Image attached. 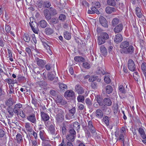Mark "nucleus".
Instances as JSON below:
<instances>
[{
    "label": "nucleus",
    "mask_w": 146,
    "mask_h": 146,
    "mask_svg": "<svg viewBox=\"0 0 146 146\" xmlns=\"http://www.w3.org/2000/svg\"><path fill=\"white\" fill-rule=\"evenodd\" d=\"M13 104V102L12 101V99L11 98L6 101L5 105L8 106V107H11V106Z\"/></svg>",
    "instance_id": "nucleus-35"
},
{
    "label": "nucleus",
    "mask_w": 146,
    "mask_h": 146,
    "mask_svg": "<svg viewBox=\"0 0 146 146\" xmlns=\"http://www.w3.org/2000/svg\"><path fill=\"white\" fill-rule=\"evenodd\" d=\"M104 80L105 82L107 84H109L111 82V80L109 76H105L104 77Z\"/></svg>",
    "instance_id": "nucleus-53"
},
{
    "label": "nucleus",
    "mask_w": 146,
    "mask_h": 146,
    "mask_svg": "<svg viewBox=\"0 0 146 146\" xmlns=\"http://www.w3.org/2000/svg\"><path fill=\"white\" fill-rule=\"evenodd\" d=\"M74 60L80 63H82L85 64V60L83 57L81 56H76L74 58Z\"/></svg>",
    "instance_id": "nucleus-9"
},
{
    "label": "nucleus",
    "mask_w": 146,
    "mask_h": 146,
    "mask_svg": "<svg viewBox=\"0 0 146 146\" xmlns=\"http://www.w3.org/2000/svg\"><path fill=\"white\" fill-rule=\"evenodd\" d=\"M66 16L63 14H61L60 15L59 17V19L62 21H64L66 19Z\"/></svg>",
    "instance_id": "nucleus-52"
},
{
    "label": "nucleus",
    "mask_w": 146,
    "mask_h": 146,
    "mask_svg": "<svg viewBox=\"0 0 146 146\" xmlns=\"http://www.w3.org/2000/svg\"><path fill=\"white\" fill-rule=\"evenodd\" d=\"M47 76L48 80L50 81L53 80L55 77L54 75L50 73L48 74Z\"/></svg>",
    "instance_id": "nucleus-45"
},
{
    "label": "nucleus",
    "mask_w": 146,
    "mask_h": 146,
    "mask_svg": "<svg viewBox=\"0 0 146 146\" xmlns=\"http://www.w3.org/2000/svg\"><path fill=\"white\" fill-rule=\"evenodd\" d=\"M19 115L21 117L23 118H25V114L24 113L23 110H21L19 112V113L18 115Z\"/></svg>",
    "instance_id": "nucleus-64"
},
{
    "label": "nucleus",
    "mask_w": 146,
    "mask_h": 146,
    "mask_svg": "<svg viewBox=\"0 0 146 146\" xmlns=\"http://www.w3.org/2000/svg\"><path fill=\"white\" fill-rule=\"evenodd\" d=\"M138 131L141 137L143 139H146V135L145 133L144 130L142 128H139V129Z\"/></svg>",
    "instance_id": "nucleus-13"
},
{
    "label": "nucleus",
    "mask_w": 146,
    "mask_h": 146,
    "mask_svg": "<svg viewBox=\"0 0 146 146\" xmlns=\"http://www.w3.org/2000/svg\"><path fill=\"white\" fill-rule=\"evenodd\" d=\"M135 11L137 16L139 18L142 17L143 15L139 7H137L135 9Z\"/></svg>",
    "instance_id": "nucleus-32"
},
{
    "label": "nucleus",
    "mask_w": 146,
    "mask_h": 146,
    "mask_svg": "<svg viewBox=\"0 0 146 146\" xmlns=\"http://www.w3.org/2000/svg\"><path fill=\"white\" fill-rule=\"evenodd\" d=\"M25 127L26 128L27 130L29 132L32 131V129L30 125V124L29 123H25Z\"/></svg>",
    "instance_id": "nucleus-50"
},
{
    "label": "nucleus",
    "mask_w": 146,
    "mask_h": 146,
    "mask_svg": "<svg viewBox=\"0 0 146 146\" xmlns=\"http://www.w3.org/2000/svg\"><path fill=\"white\" fill-rule=\"evenodd\" d=\"M49 129L50 132V133L52 135L55 134V128L54 125H51L49 126Z\"/></svg>",
    "instance_id": "nucleus-37"
},
{
    "label": "nucleus",
    "mask_w": 146,
    "mask_h": 146,
    "mask_svg": "<svg viewBox=\"0 0 146 146\" xmlns=\"http://www.w3.org/2000/svg\"><path fill=\"white\" fill-rule=\"evenodd\" d=\"M100 24L103 27H108V23L106 19L103 16H101L99 18Z\"/></svg>",
    "instance_id": "nucleus-4"
},
{
    "label": "nucleus",
    "mask_w": 146,
    "mask_h": 146,
    "mask_svg": "<svg viewBox=\"0 0 146 146\" xmlns=\"http://www.w3.org/2000/svg\"><path fill=\"white\" fill-rule=\"evenodd\" d=\"M133 76L135 80L137 81L140 78V76L138 75V73L137 72H135L133 73Z\"/></svg>",
    "instance_id": "nucleus-55"
},
{
    "label": "nucleus",
    "mask_w": 146,
    "mask_h": 146,
    "mask_svg": "<svg viewBox=\"0 0 146 146\" xmlns=\"http://www.w3.org/2000/svg\"><path fill=\"white\" fill-rule=\"evenodd\" d=\"M22 107V105L20 103H18L15 105L13 108L15 114L18 116L19 113L21 110V108Z\"/></svg>",
    "instance_id": "nucleus-5"
},
{
    "label": "nucleus",
    "mask_w": 146,
    "mask_h": 146,
    "mask_svg": "<svg viewBox=\"0 0 146 146\" xmlns=\"http://www.w3.org/2000/svg\"><path fill=\"white\" fill-rule=\"evenodd\" d=\"M97 80L98 81L100 82L101 80V79L99 78L98 79V77L96 76H91L88 79V81L89 82H93L96 80Z\"/></svg>",
    "instance_id": "nucleus-30"
},
{
    "label": "nucleus",
    "mask_w": 146,
    "mask_h": 146,
    "mask_svg": "<svg viewBox=\"0 0 146 146\" xmlns=\"http://www.w3.org/2000/svg\"><path fill=\"white\" fill-rule=\"evenodd\" d=\"M27 119L31 122L35 123H36V119L35 115H30L27 117Z\"/></svg>",
    "instance_id": "nucleus-14"
},
{
    "label": "nucleus",
    "mask_w": 146,
    "mask_h": 146,
    "mask_svg": "<svg viewBox=\"0 0 146 146\" xmlns=\"http://www.w3.org/2000/svg\"><path fill=\"white\" fill-rule=\"evenodd\" d=\"M109 38L108 35L106 32H101L98 38V45H100L105 43Z\"/></svg>",
    "instance_id": "nucleus-2"
},
{
    "label": "nucleus",
    "mask_w": 146,
    "mask_h": 146,
    "mask_svg": "<svg viewBox=\"0 0 146 146\" xmlns=\"http://www.w3.org/2000/svg\"><path fill=\"white\" fill-rule=\"evenodd\" d=\"M77 99L79 102L83 103L84 101V97L82 95H79L77 97Z\"/></svg>",
    "instance_id": "nucleus-46"
},
{
    "label": "nucleus",
    "mask_w": 146,
    "mask_h": 146,
    "mask_svg": "<svg viewBox=\"0 0 146 146\" xmlns=\"http://www.w3.org/2000/svg\"><path fill=\"white\" fill-rule=\"evenodd\" d=\"M91 10H88V14H93L96 13L97 14H100V12L99 11L94 7L91 8Z\"/></svg>",
    "instance_id": "nucleus-17"
},
{
    "label": "nucleus",
    "mask_w": 146,
    "mask_h": 146,
    "mask_svg": "<svg viewBox=\"0 0 146 146\" xmlns=\"http://www.w3.org/2000/svg\"><path fill=\"white\" fill-rule=\"evenodd\" d=\"M119 19L117 18L113 19L112 21V25L113 27L115 26L119 23Z\"/></svg>",
    "instance_id": "nucleus-36"
},
{
    "label": "nucleus",
    "mask_w": 146,
    "mask_h": 146,
    "mask_svg": "<svg viewBox=\"0 0 146 146\" xmlns=\"http://www.w3.org/2000/svg\"><path fill=\"white\" fill-rule=\"evenodd\" d=\"M134 51V48L132 45L129 46L126 49H121L120 50V52L123 54H132L133 53Z\"/></svg>",
    "instance_id": "nucleus-3"
},
{
    "label": "nucleus",
    "mask_w": 146,
    "mask_h": 146,
    "mask_svg": "<svg viewBox=\"0 0 146 146\" xmlns=\"http://www.w3.org/2000/svg\"><path fill=\"white\" fill-rule=\"evenodd\" d=\"M69 131L70 133L69 134L76 136V133L74 129L71 128L69 129Z\"/></svg>",
    "instance_id": "nucleus-59"
},
{
    "label": "nucleus",
    "mask_w": 146,
    "mask_h": 146,
    "mask_svg": "<svg viewBox=\"0 0 146 146\" xmlns=\"http://www.w3.org/2000/svg\"><path fill=\"white\" fill-rule=\"evenodd\" d=\"M43 13L46 19L48 21L52 17V16L49 12V10L47 9H45L43 11Z\"/></svg>",
    "instance_id": "nucleus-8"
},
{
    "label": "nucleus",
    "mask_w": 146,
    "mask_h": 146,
    "mask_svg": "<svg viewBox=\"0 0 146 146\" xmlns=\"http://www.w3.org/2000/svg\"><path fill=\"white\" fill-rule=\"evenodd\" d=\"M64 37L68 40H70L71 38L70 33L67 31H66L64 33Z\"/></svg>",
    "instance_id": "nucleus-31"
},
{
    "label": "nucleus",
    "mask_w": 146,
    "mask_h": 146,
    "mask_svg": "<svg viewBox=\"0 0 146 146\" xmlns=\"http://www.w3.org/2000/svg\"><path fill=\"white\" fill-rule=\"evenodd\" d=\"M104 102L105 105L107 106H110L112 104L111 100L109 98H105L104 99Z\"/></svg>",
    "instance_id": "nucleus-34"
},
{
    "label": "nucleus",
    "mask_w": 146,
    "mask_h": 146,
    "mask_svg": "<svg viewBox=\"0 0 146 146\" xmlns=\"http://www.w3.org/2000/svg\"><path fill=\"white\" fill-rule=\"evenodd\" d=\"M85 102L87 105L88 106H90L92 104V102L90 99L87 98L85 100Z\"/></svg>",
    "instance_id": "nucleus-60"
},
{
    "label": "nucleus",
    "mask_w": 146,
    "mask_h": 146,
    "mask_svg": "<svg viewBox=\"0 0 146 146\" xmlns=\"http://www.w3.org/2000/svg\"><path fill=\"white\" fill-rule=\"evenodd\" d=\"M5 30L7 33H9L11 30V27L9 25H6L5 26Z\"/></svg>",
    "instance_id": "nucleus-62"
},
{
    "label": "nucleus",
    "mask_w": 146,
    "mask_h": 146,
    "mask_svg": "<svg viewBox=\"0 0 146 146\" xmlns=\"http://www.w3.org/2000/svg\"><path fill=\"white\" fill-rule=\"evenodd\" d=\"M54 112L57 113L56 117V121L58 123L62 122L64 120V112L58 108H55Z\"/></svg>",
    "instance_id": "nucleus-1"
},
{
    "label": "nucleus",
    "mask_w": 146,
    "mask_h": 146,
    "mask_svg": "<svg viewBox=\"0 0 146 146\" xmlns=\"http://www.w3.org/2000/svg\"><path fill=\"white\" fill-rule=\"evenodd\" d=\"M76 135H73L71 134H68L66 137V139L69 141L73 142L74 140L75 137Z\"/></svg>",
    "instance_id": "nucleus-33"
},
{
    "label": "nucleus",
    "mask_w": 146,
    "mask_h": 146,
    "mask_svg": "<svg viewBox=\"0 0 146 146\" xmlns=\"http://www.w3.org/2000/svg\"><path fill=\"white\" fill-rule=\"evenodd\" d=\"M39 135L41 139L42 140V141L46 140V138L44 137L45 133L44 131H40Z\"/></svg>",
    "instance_id": "nucleus-43"
},
{
    "label": "nucleus",
    "mask_w": 146,
    "mask_h": 146,
    "mask_svg": "<svg viewBox=\"0 0 146 146\" xmlns=\"http://www.w3.org/2000/svg\"><path fill=\"white\" fill-rule=\"evenodd\" d=\"M36 4L39 8H41L43 6V1L41 0H38L36 2Z\"/></svg>",
    "instance_id": "nucleus-47"
},
{
    "label": "nucleus",
    "mask_w": 146,
    "mask_h": 146,
    "mask_svg": "<svg viewBox=\"0 0 146 146\" xmlns=\"http://www.w3.org/2000/svg\"><path fill=\"white\" fill-rule=\"evenodd\" d=\"M37 84L41 87L42 86H46L47 85L46 82L43 81L39 82H38Z\"/></svg>",
    "instance_id": "nucleus-48"
},
{
    "label": "nucleus",
    "mask_w": 146,
    "mask_h": 146,
    "mask_svg": "<svg viewBox=\"0 0 146 146\" xmlns=\"http://www.w3.org/2000/svg\"><path fill=\"white\" fill-rule=\"evenodd\" d=\"M91 87L93 88H97L98 86L97 83L96 82H92L91 84Z\"/></svg>",
    "instance_id": "nucleus-61"
},
{
    "label": "nucleus",
    "mask_w": 146,
    "mask_h": 146,
    "mask_svg": "<svg viewBox=\"0 0 146 146\" xmlns=\"http://www.w3.org/2000/svg\"><path fill=\"white\" fill-rule=\"evenodd\" d=\"M50 24H55L58 23L59 22L58 19L56 17H52L48 21Z\"/></svg>",
    "instance_id": "nucleus-25"
},
{
    "label": "nucleus",
    "mask_w": 146,
    "mask_h": 146,
    "mask_svg": "<svg viewBox=\"0 0 146 146\" xmlns=\"http://www.w3.org/2000/svg\"><path fill=\"white\" fill-rule=\"evenodd\" d=\"M128 67L129 69L131 71H134L135 70V64H128Z\"/></svg>",
    "instance_id": "nucleus-49"
},
{
    "label": "nucleus",
    "mask_w": 146,
    "mask_h": 146,
    "mask_svg": "<svg viewBox=\"0 0 146 146\" xmlns=\"http://www.w3.org/2000/svg\"><path fill=\"white\" fill-rule=\"evenodd\" d=\"M7 110L9 114V117L11 118L13 117L15 113L13 108L11 107H9L7 108Z\"/></svg>",
    "instance_id": "nucleus-11"
},
{
    "label": "nucleus",
    "mask_w": 146,
    "mask_h": 146,
    "mask_svg": "<svg viewBox=\"0 0 146 146\" xmlns=\"http://www.w3.org/2000/svg\"><path fill=\"white\" fill-rule=\"evenodd\" d=\"M104 89L106 90V93L108 94L111 93L113 90L112 87L110 85L107 86L105 87Z\"/></svg>",
    "instance_id": "nucleus-28"
},
{
    "label": "nucleus",
    "mask_w": 146,
    "mask_h": 146,
    "mask_svg": "<svg viewBox=\"0 0 146 146\" xmlns=\"http://www.w3.org/2000/svg\"><path fill=\"white\" fill-rule=\"evenodd\" d=\"M74 93L71 90H67L64 93V96L65 97H72L74 95Z\"/></svg>",
    "instance_id": "nucleus-12"
},
{
    "label": "nucleus",
    "mask_w": 146,
    "mask_h": 146,
    "mask_svg": "<svg viewBox=\"0 0 146 146\" xmlns=\"http://www.w3.org/2000/svg\"><path fill=\"white\" fill-rule=\"evenodd\" d=\"M16 140L18 143H20L22 139V136L20 133H18L16 136Z\"/></svg>",
    "instance_id": "nucleus-44"
},
{
    "label": "nucleus",
    "mask_w": 146,
    "mask_h": 146,
    "mask_svg": "<svg viewBox=\"0 0 146 146\" xmlns=\"http://www.w3.org/2000/svg\"><path fill=\"white\" fill-rule=\"evenodd\" d=\"M23 37L24 40L26 42H29L30 38L28 34H24L23 36Z\"/></svg>",
    "instance_id": "nucleus-38"
},
{
    "label": "nucleus",
    "mask_w": 146,
    "mask_h": 146,
    "mask_svg": "<svg viewBox=\"0 0 146 146\" xmlns=\"http://www.w3.org/2000/svg\"><path fill=\"white\" fill-rule=\"evenodd\" d=\"M38 25L41 27L44 28H45L48 24L47 22L44 20H41L38 23Z\"/></svg>",
    "instance_id": "nucleus-20"
},
{
    "label": "nucleus",
    "mask_w": 146,
    "mask_h": 146,
    "mask_svg": "<svg viewBox=\"0 0 146 146\" xmlns=\"http://www.w3.org/2000/svg\"><path fill=\"white\" fill-rule=\"evenodd\" d=\"M95 100L97 101V102L98 103L99 105L101 106L103 105V103L102 99L100 96H97L95 98Z\"/></svg>",
    "instance_id": "nucleus-24"
},
{
    "label": "nucleus",
    "mask_w": 146,
    "mask_h": 146,
    "mask_svg": "<svg viewBox=\"0 0 146 146\" xmlns=\"http://www.w3.org/2000/svg\"><path fill=\"white\" fill-rule=\"evenodd\" d=\"M50 94L53 96H55L57 94L58 92L57 90H51L50 91Z\"/></svg>",
    "instance_id": "nucleus-57"
},
{
    "label": "nucleus",
    "mask_w": 146,
    "mask_h": 146,
    "mask_svg": "<svg viewBox=\"0 0 146 146\" xmlns=\"http://www.w3.org/2000/svg\"><path fill=\"white\" fill-rule=\"evenodd\" d=\"M42 146H51L50 141L48 140H45L42 141Z\"/></svg>",
    "instance_id": "nucleus-39"
},
{
    "label": "nucleus",
    "mask_w": 146,
    "mask_h": 146,
    "mask_svg": "<svg viewBox=\"0 0 146 146\" xmlns=\"http://www.w3.org/2000/svg\"><path fill=\"white\" fill-rule=\"evenodd\" d=\"M96 116L97 117L101 119L103 117V113L102 111L100 109H97L96 111Z\"/></svg>",
    "instance_id": "nucleus-21"
},
{
    "label": "nucleus",
    "mask_w": 146,
    "mask_h": 146,
    "mask_svg": "<svg viewBox=\"0 0 146 146\" xmlns=\"http://www.w3.org/2000/svg\"><path fill=\"white\" fill-rule=\"evenodd\" d=\"M73 126L74 128L77 130L79 129L80 128V124L77 121L74 123Z\"/></svg>",
    "instance_id": "nucleus-42"
},
{
    "label": "nucleus",
    "mask_w": 146,
    "mask_h": 146,
    "mask_svg": "<svg viewBox=\"0 0 146 146\" xmlns=\"http://www.w3.org/2000/svg\"><path fill=\"white\" fill-rule=\"evenodd\" d=\"M35 60L37 64H43L44 63V61L43 60L40 59L38 58H36Z\"/></svg>",
    "instance_id": "nucleus-58"
},
{
    "label": "nucleus",
    "mask_w": 146,
    "mask_h": 146,
    "mask_svg": "<svg viewBox=\"0 0 146 146\" xmlns=\"http://www.w3.org/2000/svg\"><path fill=\"white\" fill-rule=\"evenodd\" d=\"M33 22H32L29 23V24L33 32L35 33H37L38 31L36 30L35 29V28L33 26V25H34V24H33Z\"/></svg>",
    "instance_id": "nucleus-56"
},
{
    "label": "nucleus",
    "mask_w": 146,
    "mask_h": 146,
    "mask_svg": "<svg viewBox=\"0 0 146 146\" xmlns=\"http://www.w3.org/2000/svg\"><path fill=\"white\" fill-rule=\"evenodd\" d=\"M51 5V2L49 1H43V7L46 8H49Z\"/></svg>",
    "instance_id": "nucleus-29"
},
{
    "label": "nucleus",
    "mask_w": 146,
    "mask_h": 146,
    "mask_svg": "<svg viewBox=\"0 0 146 146\" xmlns=\"http://www.w3.org/2000/svg\"><path fill=\"white\" fill-rule=\"evenodd\" d=\"M59 87L61 90H65L67 88V86L63 83L59 84Z\"/></svg>",
    "instance_id": "nucleus-40"
},
{
    "label": "nucleus",
    "mask_w": 146,
    "mask_h": 146,
    "mask_svg": "<svg viewBox=\"0 0 146 146\" xmlns=\"http://www.w3.org/2000/svg\"><path fill=\"white\" fill-rule=\"evenodd\" d=\"M123 38L122 35L118 33L117 34L115 37L114 41L115 43L118 44L121 42Z\"/></svg>",
    "instance_id": "nucleus-10"
},
{
    "label": "nucleus",
    "mask_w": 146,
    "mask_h": 146,
    "mask_svg": "<svg viewBox=\"0 0 146 146\" xmlns=\"http://www.w3.org/2000/svg\"><path fill=\"white\" fill-rule=\"evenodd\" d=\"M108 5L112 7H115L117 5V3L115 0H107V1Z\"/></svg>",
    "instance_id": "nucleus-26"
},
{
    "label": "nucleus",
    "mask_w": 146,
    "mask_h": 146,
    "mask_svg": "<svg viewBox=\"0 0 146 146\" xmlns=\"http://www.w3.org/2000/svg\"><path fill=\"white\" fill-rule=\"evenodd\" d=\"M103 120L107 126L109 125L110 123V118L107 116H106L103 117Z\"/></svg>",
    "instance_id": "nucleus-41"
},
{
    "label": "nucleus",
    "mask_w": 146,
    "mask_h": 146,
    "mask_svg": "<svg viewBox=\"0 0 146 146\" xmlns=\"http://www.w3.org/2000/svg\"><path fill=\"white\" fill-rule=\"evenodd\" d=\"M75 91L79 94H82L84 92L83 88L79 85H77L75 86Z\"/></svg>",
    "instance_id": "nucleus-7"
},
{
    "label": "nucleus",
    "mask_w": 146,
    "mask_h": 146,
    "mask_svg": "<svg viewBox=\"0 0 146 146\" xmlns=\"http://www.w3.org/2000/svg\"><path fill=\"white\" fill-rule=\"evenodd\" d=\"M48 10H49V12L52 16H55L57 14L56 10L52 7H50Z\"/></svg>",
    "instance_id": "nucleus-23"
},
{
    "label": "nucleus",
    "mask_w": 146,
    "mask_h": 146,
    "mask_svg": "<svg viewBox=\"0 0 146 146\" xmlns=\"http://www.w3.org/2000/svg\"><path fill=\"white\" fill-rule=\"evenodd\" d=\"M129 43L127 41H125L122 42L120 45V48H122L121 49H126L129 46Z\"/></svg>",
    "instance_id": "nucleus-19"
},
{
    "label": "nucleus",
    "mask_w": 146,
    "mask_h": 146,
    "mask_svg": "<svg viewBox=\"0 0 146 146\" xmlns=\"http://www.w3.org/2000/svg\"><path fill=\"white\" fill-rule=\"evenodd\" d=\"M103 111L105 112V113L107 115L110 114L111 112V109L107 107L104 105L102 108Z\"/></svg>",
    "instance_id": "nucleus-27"
},
{
    "label": "nucleus",
    "mask_w": 146,
    "mask_h": 146,
    "mask_svg": "<svg viewBox=\"0 0 146 146\" xmlns=\"http://www.w3.org/2000/svg\"><path fill=\"white\" fill-rule=\"evenodd\" d=\"M44 33L47 35H50L54 33V30L50 27H47L44 30Z\"/></svg>",
    "instance_id": "nucleus-18"
},
{
    "label": "nucleus",
    "mask_w": 146,
    "mask_h": 146,
    "mask_svg": "<svg viewBox=\"0 0 146 146\" xmlns=\"http://www.w3.org/2000/svg\"><path fill=\"white\" fill-rule=\"evenodd\" d=\"M105 10L106 12L108 14H111L113 12H115L116 11V9L115 8L110 6L106 7Z\"/></svg>",
    "instance_id": "nucleus-15"
},
{
    "label": "nucleus",
    "mask_w": 146,
    "mask_h": 146,
    "mask_svg": "<svg viewBox=\"0 0 146 146\" xmlns=\"http://www.w3.org/2000/svg\"><path fill=\"white\" fill-rule=\"evenodd\" d=\"M123 28V25L122 23H120L114 28L113 31L115 33H118L122 31Z\"/></svg>",
    "instance_id": "nucleus-6"
},
{
    "label": "nucleus",
    "mask_w": 146,
    "mask_h": 146,
    "mask_svg": "<svg viewBox=\"0 0 146 146\" xmlns=\"http://www.w3.org/2000/svg\"><path fill=\"white\" fill-rule=\"evenodd\" d=\"M25 51L27 52L29 56H31L32 55V52L31 49L29 47H27L25 48Z\"/></svg>",
    "instance_id": "nucleus-63"
},
{
    "label": "nucleus",
    "mask_w": 146,
    "mask_h": 146,
    "mask_svg": "<svg viewBox=\"0 0 146 146\" xmlns=\"http://www.w3.org/2000/svg\"><path fill=\"white\" fill-rule=\"evenodd\" d=\"M100 50L102 54L106 56L107 54V50L105 47L103 45L101 46L100 47Z\"/></svg>",
    "instance_id": "nucleus-22"
},
{
    "label": "nucleus",
    "mask_w": 146,
    "mask_h": 146,
    "mask_svg": "<svg viewBox=\"0 0 146 146\" xmlns=\"http://www.w3.org/2000/svg\"><path fill=\"white\" fill-rule=\"evenodd\" d=\"M41 116L42 119L44 121L48 120L50 118L49 115L43 112H41Z\"/></svg>",
    "instance_id": "nucleus-16"
},
{
    "label": "nucleus",
    "mask_w": 146,
    "mask_h": 146,
    "mask_svg": "<svg viewBox=\"0 0 146 146\" xmlns=\"http://www.w3.org/2000/svg\"><path fill=\"white\" fill-rule=\"evenodd\" d=\"M63 96H58L56 98V102L57 103H61L63 100Z\"/></svg>",
    "instance_id": "nucleus-51"
},
{
    "label": "nucleus",
    "mask_w": 146,
    "mask_h": 146,
    "mask_svg": "<svg viewBox=\"0 0 146 146\" xmlns=\"http://www.w3.org/2000/svg\"><path fill=\"white\" fill-rule=\"evenodd\" d=\"M120 92L121 93H125L126 92L125 90V88L123 86L121 85H120L118 88Z\"/></svg>",
    "instance_id": "nucleus-54"
}]
</instances>
